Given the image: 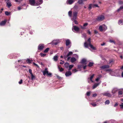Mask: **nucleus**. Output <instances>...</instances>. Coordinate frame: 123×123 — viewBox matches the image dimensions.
Here are the masks:
<instances>
[{"mask_svg": "<svg viewBox=\"0 0 123 123\" xmlns=\"http://www.w3.org/2000/svg\"><path fill=\"white\" fill-rule=\"evenodd\" d=\"M29 0V3L31 6H38L42 4L43 0Z\"/></svg>", "mask_w": 123, "mask_h": 123, "instance_id": "nucleus-1", "label": "nucleus"}, {"mask_svg": "<svg viewBox=\"0 0 123 123\" xmlns=\"http://www.w3.org/2000/svg\"><path fill=\"white\" fill-rule=\"evenodd\" d=\"M84 45L85 47L86 48H88V46H89L93 50H95L96 49V48L94 47L91 44V43H89L88 44H87V42H85Z\"/></svg>", "mask_w": 123, "mask_h": 123, "instance_id": "nucleus-2", "label": "nucleus"}, {"mask_svg": "<svg viewBox=\"0 0 123 123\" xmlns=\"http://www.w3.org/2000/svg\"><path fill=\"white\" fill-rule=\"evenodd\" d=\"M104 19L105 17L104 15H101L97 17L96 18V20L97 21L100 22L103 20Z\"/></svg>", "mask_w": 123, "mask_h": 123, "instance_id": "nucleus-3", "label": "nucleus"}, {"mask_svg": "<svg viewBox=\"0 0 123 123\" xmlns=\"http://www.w3.org/2000/svg\"><path fill=\"white\" fill-rule=\"evenodd\" d=\"M109 66L108 65H105L100 67V68L101 69H104L106 68H109Z\"/></svg>", "mask_w": 123, "mask_h": 123, "instance_id": "nucleus-4", "label": "nucleus"}, {"mask_svg": "<svg viewBox=\"0 0 123 123\" xmlns=\"http://www.w3.org/2000/svg\"><path fill=\"white\" fill-rule=\"evenodd\" d=\"M72 74V73H71V72L68 71L66 72L65 75L66 77H67L71 76Z\"/></svg>", "mask_w": 123, "mask_h": 123, "instance_id": "nucleus-5", "label": "nucleus"}, {"mask_svg": "<svg viewBox=\"0 0 123 123\" xmlns=\"http://www.w3.org/2000/svg\"><path fill=\"white\" fill-rule=\"evenodd\" d=\"M72 30H74L76 31H79V28L76 26H73V28H72Z\"/></svg>", "mask_w": 123, "mask_h": 123, "instance_id": "nucleus-6", "label": "nucleus"}, {"mask_svg": "<svg viewBox=\"0 0 123 123\" xmlns=\"http://www.w3.org/2000/svg\"><path fill=\"white\" fill-rule=\"evenodd\" d=\"M44 48V45L43 44H40L38 46V50H41Z\"/></svg>", "mask_w": 123, "mask_h": 123, "instance_id": "nucleus-7", "label": "nucleus"}, {"mask_svg": "<svg viewBox=\"0 0 123 123\" xmlns=\"http://www.w3.org/2000/svg\"><path fill=\"white\" fill-rule=\"evenodd\" d=\"M77 12H74L73 13V19L74 20H75L76 19V17L77 16Z\"/></svg>", "mask_w": 123, "mask_h": 123, "instance_id": "nucleus-8", "label": "nucleus"}, {"mask_svg": "<svg viewBox=\"0 0 123 123\" xmlns=\"http://www.w3.org/2000/svg\"><path fill=\"white\" fill-rule=\"evenodd\" d=\"M104 96H105L108 97H110L111 96V95L110 93L105 92L103 94Z\"/></svg>", "mask_w": 123, "mask_h": 123, "instance_id": "nucleus-9", "label": "nucleus"}, {"mask_svg": "<svg viewBox=\"0 0 123 123\" xmlns=\"http://www.w3.org/2000/svg\"><path fill=\"white\" fill-rule=\"evenodd\" d=\"M81 63L85 65L86 64V60L85 58L82 59L81 61Z\"/></svg>", "mask_w": 123, "mask_h": 123, "instance_id": "nucleus-10", "label": "nucleus"}, {"mask_svg": "<svg viewBox=\"0 0 123 123\" xmlns=\"http://www.w3.org/2000/svg\"><path fill=\"white\" fill-rule=\"evenodd\" d=\"M88 25V24L87 23H86L84 24L83 26H80V27H81V29H86L85 27L87 26Z\"/></svg>", "mask_w": 123, "mask_h": 123, "instance_id": "nucleus-11", "label": "nucleus"}, {"mask_svg": "<svg viewBox=\"0 0 123 123\" xmlns=\"http://www.w3.org/2000/svg\"><path fill=\"white\" fill-rule=\"evenodd\" d=\"M95 7L94 5V4H90L89 5V6H88V10H90L91 9L92 7L94 8Z\"/></svg>", "mask_w": 123, "mask_h": 123, "instance_id": "nucleus-12", "label": "nucleus"}, {"mask_svg": "<svg viewBox=\"0 0 123 123\" xmlns=\"http://www.w3.org/2000/svg\"><path fill=\"white\" fill-rule=\"evenodd\" d=\"M7 21L6 20H5L4 21H1L0 23V26H3L5 25Z\"/></svg>", "mask_w": 123, "mask_h": 123, "instance_id": "nucleus-13", "label": "nucleus"}, {"mask_svg": "<svg viewBox=\"0 0 123 123\" xmlns=\"http://www.w3.org/2000/svg\"><path fill=\"white\" fill-rule=\"evenodd\" d=\"M43 75H45L47 74L48 73V71L47 70V68H45V70L43 71Z\"/></svg>", "mask_w": 123, "mask_h": 123, "instance_id": "nucleus-14", "label": "nucleus"}, {"mask_svg": "<svg viewBox=\"0 0 123 123\" xmlns=\"http://www.w3.org/2000/svg\"><path fill=\"white\" fill-rule=\"evenodd\" d=\"M71 43L69 39H67L66 40V46H68Z\"/></svg>", "mask_w": 123, "mask_h": 123, "instance_id": "nucleus-15", "label": "nucleus"}, {"mask_svg": "<svg viewBox=\"0 0 123 123\" xmlns=\"http://www.w3.org/2000/svg\"><path fill=\"white\" fill-rule=\"evenodd\" d=\"M72 52H68V54H67V55L64 56V58H66L68 57V56H70V55H72Z\"/></svg>", "mask_w": 123, "mask_h": 123, "instance_id": "nucleus-16", "label": "nucleus"}, {"mask_svg": "<svg viewBox=\"0 0 123 123\" xmlns=\"http://www.w3.org/2000/svg\"><path fill=\"white\" fill-rule=\"evenodd\" d=\"M74 0H67V4H71L74 2Z\"/></svg>", "mask_w": 123, "mask_h": 123, "instance_id": "nucleus-17", "label": "nucleus"}, {"mask_svg": "<svg viewBox=\"0 0 123 123\" xmlns=\"http://www.w3.org/2000/svg\"><path fill=\"white\" fill-rule=\"evenodd\" d=\"M32 61V60H30L28 58L26 60L27 63L28 64H30L31 63V62Z\"/></svg>", "mask_w": 123, "mask_h": 123, "instance_id": "nucleus-18", "label": "nucleus"}, {"mask_svg": "<svg viewBox=\"0 0 123 123\" xmlns=\"http://www.w3.org/2000/svg\"><path fill=\"white\" fill-rule=\"evenodd\" d=\"M76 61V59L74 57H72L71 59V61L72 63H74Z\"/></svg>", "mask_w": 123, "mask_h": 123, "instance_id": "nucleus-19", "label": "nucleus"}, {"mask_svg": "<svg viewBox=\"0 0 123 123\" xmlns=\"http://www.w3.org/2000/svg\"><path fill=\"white\" fill-rule=\"evenodd\" d=\"M6 3L7 5V6L8 8H10V7L11 6L12 4H11V3L8 2V1H7L6 2Z\"/></svg>", "mask_w": 123, "mask_h": 123, "instance_id": "nucleus-20", "label": "nucleus"}, {"mask_svg": "<svg viewBox=\"0 0 123 123\" xmlns=\"http://www.w3.org/2000/svg\"><path fill=\"white\" fill-rule=\"evenodd\" d=\"M53 59L54 61H57L58 60V56L57 55H55L54 57L53 58Z\"/></svg>", "mask_w": 123, "mask_h": 123, "instance_id": "nucleus-21", "label": "nucleus"}, {"mask_svg": "<svg viewBox=\"0 0 123 123\" xmlns=\"http://www.w3.org/2000/svg\"><path fill=\"white\" fill-rule=\"evenodd\" d=\"M99 85V83L95 84L93 87V89H94L96 88Z\"/></svg>", "mask_w": 123, "mask_h": 123, "instance_id": "nucleus-22", "label": "nucleus"}, {"mask_svg": "<svg viewBox=\"0 0 123 123\" xmlns=\"http://www.w3.org/2000/svg\"><path fill=\"white\" fill-rule=\"evenodd\" d=\"M69 65V63L68 62H66L64 64V67L66 68H68Z\"/></svg>", "mask_w": 123, "mask_h": 123, "instance_id": "nucleus-23", "label": "nucleus"}, {"mask_svg": "<svg viewBox=\"0 0 123 123\" xmlns=\"http://www.w3.org/2000/svg\"><path fill=\"white\" fill-rule=\"evenodd\" d=\"M94 64V63H93L90 62H89V64H88V66H87L89 67H91L93 66Z\"/></svg>", "mask_w": 123, "mask_h": 123, "instance_id": "nucleus-24", "label": "nucleus"}, {"mask_svg": "<svg viewBox=\"0 0 123 123\" xmlns=\"http://www.w3.org/2000/svg\"><path fill=\"white\" fill-rule=\"evenodd\" d=\"M99 30H100V31H102L104 30L103 27L102 26H99Z\"/></svg>", "mask_w": 123, "mask_h": 123, "instance_id": "nucleus-25", "label": "nucleus"}, {"mask_svg": "<svg viewBox=\"0 0 123 123\" xmlns=\"http://www.w3.org/2000/svg\"><path fill=\"white\" fill-rule=\"evenodd\" d=\"M123 23V21L122 20H119L118 23L119 25H122Z\"/></svg>", "mask_w": 123, "mask_h": 123, "instance_id": "nucleus-26", "label": "nucleus"}, {"mask_svg": "<svg viewBox=\"0 0 123 123\" xmlns=\"http://www.w3.org/2000/svg\"><path fill=\"white\" fill-rule=\"evenodd\" d=\"M73 65H70L68 66V67L69 68H68V71H70L71 70V68L73 67Z\"/></svg>", "mask_w": 123, "mask_h": 123, "instance_id": "nucleus-27", "label": "nucleus"}, {"mask_svg": "<svg viewBox=\"0 0 123 123\" xmlns=\"http://www.w3.org/2000/svg\"><path fill=\"white\" fill-rule=\"evenodd\" d=\"M58 43V42L55 41H54L53 42V43L55 45H57Z\"/></svg>", "mask_w": 123, "mask_h": 123, "instance_id": "nucleus-28", "label": "nucleus"}, {"mask_svg": "<svg viewBox=\"0 0 123 123\" xmlns=\"http://www.w3.org/2000/svg\"><path fill=\"white\" fill-rule=\"evenodd\" d=\"M5 14L6 16H9L10 14V12H8L7 11H6L5 12Z\"/></svg>", "mask_w": 123, "mask_h": 123, "instance_id": "nucleus-29", "label": "nucleus"}, {"mask_svg": "<svg viewBox=\"0 0 123 123\" xmlns=\"http://www.w3.org/2000/svg\"><path fill=\"white\" fill-rule=\"evenodd\" d=\"M58 68L59 69V71L60 72H62L64 70V69L62 68H60V67L59 66H58Z\"/></svg>", "mask_w": 123, "mask_h": 123, "instance_id": "nucleus-30", "label": "nucleus"}, {"mask_svg": "<svg viewBox=\"0 0 123 123\" xmlns=\"http://www.w3.org/2000/svg\"><path fill=\"white\" fill-rule=\"evenodd\" d=\"M49 48H47L46 49L44 50V53H46L49 50Z\"/></svg>", "mask_w": 123, "mask_h": 123, "instance_id": "nucleus-31", "label": "nucleus"}, {"mask_svg": "<svg viewBox=\"0 0 123 123\" xmlns=\"http://www.w3.org/2000/svg\"><path fill=\"white\" fill-rule=\"evenodd\" d=\"M31 80H33L34 79H36V77L35 76H34V75H33V74H31Z\"/></svg>", "mask_w": 123, "mask_h": 123, "instance_id": "nucleus-32", "label": "nucleus"}, {"mask_svg": "<svg viewBox=\"0 0 123 123\" xmlns=\"http://www.w3.org/2000/svg\"><path fill=\"white\" fill-rule=\"evenodd\" d=\"M123 9V6H121L120 7L119 9H118V10H117V11L119 12Z\"/></svg>", "mask_w": 123, "mask_h": 123, "instance_id": "nucleus-33", "label": "nucleus"}, {"mask_svg": "<svg viewBox=\"0 0 123 123\" xmlns=\"http://www.w3.org/2000/svg\"><path fill=\"white\" fill-rule=\"evenodd\" d=\"M110 103V102L108 100H107L105 101V105H108Z\"/></svg>", "mask_w": 123, "mask_h": 123, "instance_id": "nucleus-34", "label": "nucleus"}, {"mask_svg": "<svg viewBox=\"0 0 123 123\" xmlns=\"http://www.w3.org/2000/svg\"><path fill=\"white\" fill-rule=\"evenodd\" d=\"M40 56L42 57H44L46 55V54H44L41 53H40Z\"/></svg>", "mask_w": 123, "mask_h": 123, "instance_id": "nucleus-35", "label": "nucleus"}, {"mask_svg": "<svg viewBox=\"0 0 123 123\" xmlns=\"http://www.w3.org/2000/svg\"><path fill=\"white\" fill-rule=\"evenodd\" d=\"M68 15H69V16L70 17H71V15H72V11H70L68 12Z\"/></svg>", "mask_w": 123, "mask_h": 123, "instance_id": "nucleus-36", "label": "nucleus"}, {"mask_svg": "<svg viewBox=\"0 0 123 123\" xmlns=\"http://www.w3.org/2000/svg\"><path fill=\"white\" fill-rule=\"evenodd\" d=\"M94 76V74H93L92 76H91V77L90 78V80L92 81V79L93 78Z\"/></svg>", "mask_w": 123, "mask_h": 123, "instance_id": "nucleus-37", "label": "nucleus"}, {"mask_svg": "<svg viewBox=\"0 0 123 123\" xmlns=\"http://www.w3.org/2000/svg\"><path fill=\"white\" fill-rule=\"evenodd\" d=\"M91 105H92L93 107H95L97 105L95 103H91Z\"/></svg>", "mask_w": 123, "mask_h": 123, "instance_id": "nucleus-38", "label": "nucleus"}, {"mask_svg": "<svg viewBox=\"0 0 123 123\" xmlns=\"http://www.w3.org/2000/svg\"><path fill=\"white\" fill-rule=\"evenodd\" d=\"M123 94V92L122 91H120L118 92V94L119 95H122Z\"/></svg>", "mask_w": 123, "mask_h": 123, "instance_id": "nucleus-39", "label": "nucleus"}, {"mask_svg": "<svg viewBox=\"0 0 123 123\" xmlns=\"http://www.w3.org/2000/svg\"><path fill=\"white\" fill-rule=\"evenodd\" d=\"M83 0H78V3L79 4H83Z\"/></svg>", "mask_w": 123, "mask_h": 123, "instance_id": "nucleus-40", "label": "nucleus"}, {"mask_svg": "<svg viewBox=\"0 0 123 123\" xmlns=\"http://www.w3.org/2000/svg\"><path fill=\"white\" fill-rule=\"evenodd\" d=\"M22 81H23L22 80V79L20 81L18 82L19 84H21L22 83Z\"/></svg>", "mask_w": 123, "mask_h": 123, "instance_id": "nucleus-41", "label": "nucleus"}, {"mask_svg": "<svg viewBox=\"0 0 123 123\" xmlns=\"http://www.w3.org/2000/svg\"><path fill=\"white\" fill-rule=\"evenodd\" d=\"M87 33L88 34L90 35H91V32L89 30H88L87 31Z\"/></svg>", "mask_w": 123, "mask_h": 123, "instance_id": "nucleus-42", "label": "nucleus"}, {"mask_svg": "<svg viewBox=\"0 0 123 123\" xmlns=\"http://www.w3.org/2000/svg\"><path fill=\"white\" fill-rule=\"evenodd\" d=\"M29 72L30 73V74H31V75L33 74H32V70H31V69H29Z\"/></svg>", "mask_w": 123, "mask_h": 123, "instance_id": "nucleus-43", "label": "nucleus"}, {"mask_svg": "<svg viewBox=\"0 0 123 123\" xmlns=\"http://www.w3.org/2000/svg\"><path fill=\"white\" fill-rule=\"evenodd\" d=\"M77 70L76 69H73V70H72V71H73V73H75L77 71Z\"/></svg>", "mask_w": 123, "mask_h": 123, "instance_id": "nucleus-44", "label": "nucleus"}, {"mask_svg": "<svg viewBox=\"0 0 123 123\" xmlns=\"http://www.w3.org/2000/svg\"><path fill=\"white\" fill-rule=\"evenodd\" d=\"M33 64L34 65V66H37V68L39 67V66H38V65H37V64H36V63H35L33 62Z\"/></svg>", "mask_w": 123, "mask_h": 123, "instance_id": "nucleus-45", "label": "nucleus"}, {"mask_svg": "<svg viewBox=\"0 0 123 123\" xmlns=\"http://www.w3.org/2000/svg\"><path fill=\"white\" fill-rule=\"evenodd\" d=\"M116 91V90L115 89L113 90L112 91V93L113 94H115V92Z\"/></svg>", "mask_w": 123, "mask_h": 123, "instance_id": "nucleus-46", "label": "nucleus"}, {"mask_svg": "<svg viewBox=\"0 0 123 123\" xmlns=\"http://www.w3.org/2000/svg\"><path fill=\"white\" fill-rule=\"evenodd\" d=\"M120 106L121 108H123V103H122L121 105H120Z\"/></svg>", "mask_w": 123, "mask_h": 123, "instance_id": "nucleus-47", "label": "nucleus"}, {"mask_svg": "<svg viewBox=\"0 0 123 123\" xmlns=\"http://www.w3.org/2000/svg\"><path fill=\"white\" fill-rule=\"evenodd\" d=\"M47 74V75L48 76H49L50 77L51 76V73H48L47 74Z\"/></svg>", "mask_w": 123, "mask_h": 123, "instance_id": "nucleus-48", "label": "nucleus"}, {"mask_svg": "<svg viewBox=\"0 0 123 123\" xmlns=\"http://www.w3.org/2000/svg\"><path fill=\"white\" fill-rule=\"evenodd\" d=\"M104 27H103V28L104 30L105 31L107 29V27L105 25H104Z\"/></svg>", "mask_w": 123, "mask_h": 123, "instance_id": "nucleus-49", "label": "nucleus"}, {"mask_svg": "<svg viewBox=\"0 0 123 123\" xmlns=\"http://www.w3.org/2000/svg\"><path fill=\"white\" fill-rule=\"evenodd\" d=\"M90 95V92H86V95L87 96H89Z\"/></svg>", "mask_w": 123, "mask_h": 123, "instance_id": "nucleus-50", "label": "nucleus"}, {"mask_svg": "<svg viewBox=\"0 0 123 123\" xmlns=\"http://www.w3.org/2000/svg\"><path fill=\"white\" fill-rule=\"evenodd\" d=\"M97 96V94L96 93H94L93 94L92 97H95L96 96Z\"/></svg>", "mask_w": 123, "mask_h": 123, "instance_id": "nucleus-51", "label": "nucleus"}, {"mask_svg": "<svg viewBox=\"0 0 123 123\" xmlns=\"http://www.w3.org/2000/svg\"><path fill=\"white\" fill-rule=\"evenodd\" d=\"M61 61H62V62H60V64H61V65L63 64H64V61H62V60H61Z\"/></svg>", "mask_w": 123, "mask_h": 123, "instance_id": "nucleus-52", "label": "nucleus"}, {"mask_svg": "<svg viewBox=\"0 0 123 123\" xmlns=\"http://www.w3.org/2000/svg\"><path fill=\"white\" fill-rule=\"evenodd\" d=\"M119 4H123V2L122 1V0H120L119 2Z\"/></svg>", "mask_w": 123, "mask_h": 123, "instance_id": "nucleus-53", "label": "nucleus"}, {"mask_svg": "<svg viewBox=\"0 0 123 123\" xmlns=\"http://www.w3.org/2000/svg\"><path fill=\"white\" fill-rule=\"evenodd\" d=\"M87 41L89 43H90V38H89L88 39V40H87Z\"/></svg>", "mask_w": 123, "mask_h": 123, "instance_id": "nucleus-54", "label": "nucleus"}, {"mask_svg": "<svg viewBox=\"0 0 123 123\" xmlns=\"http://www.w3.org/2000/svg\"><path fill=\"white\" fill-rule=\"evenodd\" d=\"M118 105V104H117V103H115V104L114 105V107H116Z\"/></svg>", "mask_w": 123, "mask_h": 123, "instance_id": "nucleus-55", "label": "nucleus"}, {"mask_svg": "<svg viewBox=\"0 0 123 123\" xmlns=\"http://www.w3.org/2000/svg\"><path fill=\"white\" fill-rule=\"evenodd\" d=\"M16 2L17 3H20L22 0H15Z\"/></svg>", "mask_w": 123, "mask_h": 123, "instance_id": "nucleus-56", "label": "nucleus"}, {"mask_svg": "<svg viewBox=\"0 0 123 123\" xmlns=\"http://www.w3.org/2000/svg\"><path fill=\"white\" fill-rule=\"evenodd\" d=\"M57 78L58 79H61V77L58 75L56 76Z\"/></svg>", "mask_w": 123, "mask_h": 123, "instance_id": "nucleus-57", "label": "nucleus"}, {"mask_svg": "<svg viewBox=\"0 0 123 123\" xmlns=\"http://www.w3.org/2000/svg\"><path fill=\"white\" fill-rule=\"evenodd\" d=\"M113 62V61L112 60H111L109 61V64H110Z\"/></svg>", "mask_w": 123, "mask_h": 123, "instance_id": "nucleus-58", "label": "nucleus"}, {"mask_svg": "<svg viewBox=\"0 0 123 123\" xmlns=\"http://www.w3.org/2000/svg\"><path fill=\"white\" fill-rule=\"evenodd\" d=\"M110 42L111 43H115L114 41H113V40H110Z\"/></svg>", "mask_w": 123, "mask_h": 123, "instance_id": "nucleus-59", "label": "nucleus"}, {"mask_svg": "<svg viewBox=\"0 0 123 123\" xmlns=\"http://www.w3.org/2000/svg\"><path fill=\"white\" fill-rule=\"evenodd\" d=\"M81 65H78V69H79L81 68Z\"/></svg>", "mask_w": 123, "mask_h": 123, "instance_id": "nucleus-60", "label": "nucleus"}, {"mask_svg": "<svg viewBox=\"0 0 123 123\" xmlns=\"http://www.w3.org/2000/svg\"><path fill=\"white\" fill-rule=\"evenodd\" d=\"M87 66L85 65V66L83 67V69H84L85 70V69H86V68Z\"/></svg>", "mask_w": 123, "mask_h": 123, "instance_id": "nucleus-61", "label": "nucleus"}, {"mask_svg": "<svg viewBox=\"0 0 123 123\" xmlns=\"http://www.w3.org/2000/svg\"><path fill=\"white\" fill-rule=\"evenodd\" d=\"M99 78H96V79L95 80L97 82H98V80H99Z\"/></svg>", "mask_w": 123, "mask_h": 123, "instance_id": "nucleus-62", "label": "nucleus"}, {"mask_svg": "<svg viewBox=\"0 0 123 123\" xmlns=\"http://www.w3.org/2000/svg\"><path fill=\"white\" fill-rule=\"evenodd\" d=\"M74 23L75 24H78V22H77V21L75 20L74 21Z\"/></svg>", "mask_w": 123, "mask_h": 123, "instance_id": "nucleus-63", "label": "nucleus"}, {"mask_svg": "<svg viewBox=\"0 0 123 123\" xmlns=\"http://www.w3.org/2000/svg\"><path fill=\"white\" fill-rule=\"evenodd\" d=\"M94 33L95 34H97L98 33V31L96 30H95L94 31Z\"/></svg>", "mask_w": 123, "mask_h": 123, "instance_id": "nucleus-64", "label": "nucleus"}]
</instances>
